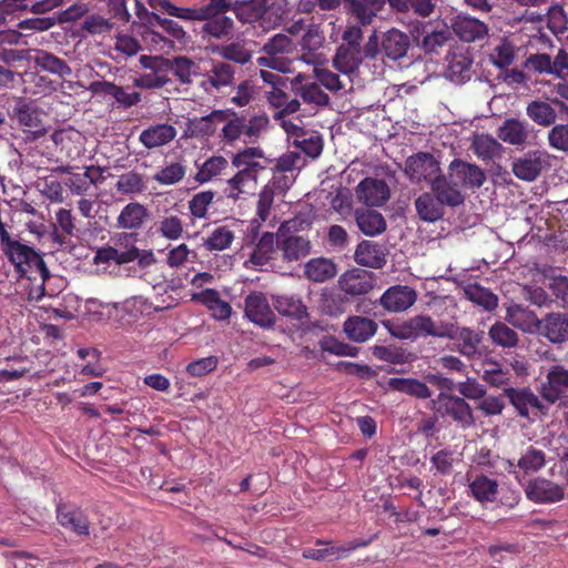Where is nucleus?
<instances>
[{
	"label": "nucleus",
	"mask_w": 568,
	"mask_h": 568,
	"mask_svg": "<svg viewBox=\"0 0 568 568\" xmlns=\"http://www.w3.org/2000/svg\"><path fill=\"white\" fill-rule=\"evenodd\" d=\"M389 334L398 339H412L436 337L445 338L453 336V322L436 321L428 314H418L399 324L384 322Z\"/></svg>",
	"instance_id": "f257e3e1"
},
{
	"label": "nucleus",
	"mask_w": 568,
	"mask_h": 568,
	"mask_svg": "<svg viewBox=\"0 0 568 568\" xmlns=\"http://www.w3.org/2000/svg\"><path fill=\"white\" fill-rule=\"evenodd\" d=\"M432 404L435 413L443 418H450L464 429L475 425L473 410L463 397L440 392Z\"/></svg>",
	"instance_id": "f03ea898"
},
{
	"label": "nucleus",
	"mask_w": 568,
	"mask_h": 568,
	"mask_svg": "<svg viewBox=\"0 0 568 568\" xmlns=\"http://www.w3.org/2000/svg\"><path fill=\"white\" fill-rule=\"evenodd\" d=\"M524 493L526 498L534 504L550 505L565 499L566 488L546 477L537 476L524 485Z\"/></svg>",
	"instance_id": "7ed1b4c3"
},
{
	"label": "nucleus",
	"mask_w": 568,
	"mask_h": 568,
	"mask_svg": "<svg viewBox=\"0 0 568 568\" xmlns=\"http://www.w3.org/2000/svg\"><path fill=\"white\" fill-rule=\"evenodd\" d=\"M404 172L413 183L425 181L430 184L440 173V166L432 153L418 152L406 159Z\"/></svg>",
	"instance_id": "20e7f679"
},
{
	"label": "nucleus",
	"mask_w": 568,
	"mask_h": 568,
	"mask_svg": "<svg viewBox=\"0 0 568 568\" xmlns=\"http://www.w3.org/2000/svg\"><path fill=\"white\" fill-rule=\"evenodd\" d=\"M235 31L234 20L226 12L204 11L199 33L205 41L229 40Z\"/></svg>",
	"instance_id": "39448f33"
},
{
	"label": "nucleus",
	"mask_w": 568,
	"mask_h": 568,
	"mask_svg": "<svg viewBox=\"0 0 568 568\" xmlns=\"http://www.w3.org/2000/svg\"><path fill=\"white\" fill-rule=\"evenodd\" d=\"M539 394L548 404H555L568 395V368L562 364L551 365L541 382Z\"/></svg>",
	"instance_id": "423d86ee"
},
{
	"label": "nucleus",
	"mask_w": 568,
	"mask_h": 568,
	"mask_svg": "<svg viewBox=\"0 0 568 568\" xmlns=\"http://www.w3.org/2000/svg\"><path fill=\"white\" fill-rule=\"evenodd\" d=\"M447 174L460 189L476 190L486 181V174L481 168L462 159H454L449 163Z\"/></svg>",
	"instance_id": "0eeeda50"
},
{
	"label": "nucleus",
	"mask_w": 568,
	"mask_h": 568,
	"mask_svg": "<svg viewBox=\"0 0 568 568\" xmlns=\"http://www.w3.org/2000/svg\"><path fill=\"white\" fill-rule=\"evenodd\" d=\"M244 314L250 322L262 328L275 325L276 316L266 295L262 292H251L244 300Z\"/></svg>",
	"instance_id": "6e6552de"
},
{
	"label": "nucleus",
	"mask_w": 568,
	"mask_h": 568,
	"mask_svg": "<svg viewBox=\"0 0 568 568\" xmlns=\"http://www.w3.org/2000/svg\"><path fill=\"white\" fill-rule=\"evenodd\" d=\"M288 222L282 223L277 232V248L285 262H297L307 255L312 250L311 241L297 234L284 235V229Z\"/></svg>",
	"instance_id": "1a4fd4ad"
},
{
	"label": "nucleus",
	"mask_w": 568,
	"mask_h": 568,
	"mask_svg": "<svg viewBox=\"0 0 568 568\" xmlns=\"http://www.w3.org/2000/svg\"><path fill=\"white\" fill-rule=\"evenodd\" d=\"M538 334L558 347L568 345V313L550 312L546 314L541 318Z\"/></svg>",
	"instance_id": "9d476101"
},
{
	"label": "nucleus",
	"mask_w": 568,
	"mask_h": 568,
	"mask_svg": "<svg viewBox=\"0 0 568 568\" xmlns=\"http://www.w3.org/2000/svg\"><path fill=\"white\" fill-rule=\"evenodd\" d=\"M235 85V68L221 60H212L211 68L206 71L202 87L206 92L214 90L222 92L226 88Z\"/></svg>",
	"instance_id": "9b49d317"
},
{
	"label": "nucleus",
	"mask_w": 568,
	"mask_h": 568,
	"mask_svg": "<svg viewBox=\"0 0 568 568\" xmlns=\"http://www.w3.org/2000/svg\"><path fill=\"white\" fill-rule=\"evenodd\" d=\"M531 132L532 126L526 120L508 118L497 129V136L504 143L524 148L530 143Z\"/></svg>",
	"instance_id": "f8f14e48"
},
{
	"label": "nucleus",
	"mask_w": 568,
	"mask_h": 568,
	"mask_svg": "<svg viewBox=\"0 0 568 568\" xmlns=\"http://www.w3.org/2000/svg\"><path fill=\"white\" fill-rule=\"evenodd\" d=\"M546 163L540 151L531 150L513 161L511 171L517 179L532 182L541 174Z\"/></svg>",
	"instance_id": "ddd939ff"
},
{
	"label": "nucleus",
	"mask_w": 568,
	"mask_h": 568,
	"mask_svg": "<svg viewBox=\"0 0 568 568\" xmlns=\"http://www.w3.org/2000/svg\"><path fill=\"white\" fill-rule=\"evenodd\" d=\"M292 91L301 97L303 102L326 106L329 103V97L325 93L316 81L304 73H297L291 81Z\"/></svg>",
	"instance_id": "4468645a"
},
{
	"label": "nucleus",
	"mask_w": 568,
	"mask_h": 568,
	"mask_svg": "<svg viewBox=\"0 0 568 568\" xmlns=\"http://www.w3.org/2000/svg\"><path fill=\"white\" fill-rule=\"evenodd\" d=\"M416 300V291L410 286L394 285L382 294L379 304L388 312L400 313L414 305Z\"/></svg>",
	"instance_id": "2eb2a0df"
},
{
	"label": "nucleus",
	"mask_w": 568,
	"mask_h": 568,
	"mask_svg": "<svg viewBox=\"0 0 568 568\" xmlns=\"http://www.w3.org/2000/svg\"><path fill=\"white\" fill-rule=\"evenodd\" d=\"M356 195L367 206H382L389 196V187L384 180L365 178L356 187Z\"/></svg>",
	"instance_id": "dca6fc26"
},
{
	"label": "nucleus",
	"mask_w": 568,
	"mask_h": 568,
	"mask_svg": "<svg viewBox=\"0 0 568 568\" xmlns=\"http://www.w3.org/2000/svg\"><path fill=\"white\" fill-rule=\"evenodd\" d=\"M468 496L481 505L493 504L497 500L499 484L497 479L485 474L471 476L467 474Z\"/></svg>",
	"instance_id": "f3484780"
},
{
	"label": "nucleus",
	"mask_w": 568,
	"mask_h": 568,
	"mask_svg": "<svg viewBox=\"0 0 568 568\" xmlns=\"http://www.w3.org/2000/svg\"><path fill=\"white\" fill-rule=\"evenodd\" d=\"M14 116L19 124L23 126L24 140L36 141L45 134L38 111L30 104L20 101L13 108Z\"/></svg>",
	"instance_id": "a211bd4d"
},
{
	"label": "nucleus",
	"mask_w": 568,
	"mask_h": 568,
	"mask_svg": "<svg viewBox=\"0 0 568 568\" xmlns=\"http://www.w3.org/2000/svg\"><path fill=\"white\" fill-rule=\"evenodd\" d=\"M430 190L444 206H459L466 199L462 189L448 174L439 173L430 183Z\"/></svg>",
	"instance_id": "6ab92c4d"
},
{
	"label": "nucleus",
	"mask_w": 568,
	"mask_h": 568,
	"mask_svg": "<svg viewBox=\"0 0 568 568\" xmlns=\"http://www.w3.org/2000/svg\"><path fill=\"white\" fill-rule=\"evenodd\" d=\"M232 11L242 24L261 21L263 26L270 14L268 0H235Z\"/></svg>",
	"instance_id": "aec40b11"
},
{
	"label": "nucleus",
	"mask_w": 568,
	"mask_h": 568,
	"mask_svg": "<svg viewBox=\"0 0 568 568\" xmlns=\"http://www.w3.org/2000/svg\"><path fill=\"white\" fill-rule=\"evenodd\" d=\"M229 118L230 109L213 110L207 115L189 119L186 130L193 138L212 136L216 132L217 124L225 122Z\"/></svg>",
	"instance_id": "412c9836"
},
{
	"label": "nucleus",
	"mask_w": 568,
	"mask_h": 568,
	"mask_svg": "<svg viewBox=\"0 0 568 568\" xmlns=\"http://www.w3.org/2000/svg\"><path fill=\"white\" fill-rule=\"evenodd\" d=\"M254 45L255 43L252 40L237 38L232 42L215 47L213 52L220 55L223 61L245 65L253 58Z\"/></svg>",
	"instance_id": "4be33fe9"
},
{
	"label": "nucleus",
	"mask_w": 568,
	"mask_h": 568,
	"mask_svg": "<svg viewBox=\"0 0 568 568\" xmlns=\"http://www.w3.org/2000/svg\"><path fill=\"white\" fill-rule=\"evenodd\" d=\"M505 321L527 334L539 333L541 324V318L534 311L520 304L507 307Z\"/></svg>",
	"instance_id": "5701e85b"
},
{
	"label": "nucleus",
	"mask_w": 568,
	"mask_h": 568,
	"mask_svg": "<svg viewBox=\"0 0 568 568\" xmlns=\"http://www.w3.org/2000/svg\"><path fill=\"white\" fill-rule=\"evenodd\" d=\"M339 286L348 295H365L374 287L373 274L368 271L354 268L339 277Z\"/></svg>",
	"instance_id": "b1692460"
},
{
	"label": "nucleus",
	"mask_w": 568,
	"mask_h": 568,
	"mask_svg": "<svg viewBox=\"0 0 568 568\" xmlns=\"http://www.w3.org/2000/svg\"><path fill=\"white\" fill-rule=\"evenodd\" d=\"M453 336L447 337L448 339H456L457 341V351L468 357L473 358L476 355H480L479 346L484 339V332L483 331H475L469 327H462L459 328L454 322H453Z\"/></svg>",
	"instance_id": "393cba45"
},
{
	"label": "nucleus",
	"mask_w": 568,
	"mask_h": 568,
	"mask_svg": "<svg viewBox=\"0 0 568 568\" xmlns=\"http://www.w3.org/2000/svg\"><path fill=\"white\" fill-rule=\"evenodd\" d=\"M57 520L62 527L72 530L79 536H88L90 534V523L87 516L67 504L59 503L57 505Z\"/></svg>",
	"instance_id": "a878e982"
},
{
	"label": "nucleus",
	"mask_w": 568,
	"mask_h": 568,
	"mask_svg": "<svg viewBox=\"0 0 568 568\" xmlns=\"http://www.w3.org/2000/svg\"><path fill=\"white\" fill-rule=\"evenodd\" d=\"M176 134L178 131L173 125L159 123L144 129L139 135V141L148 150H152L169 144L176 138Z\"/></svg>",
	"instance_id": "bb28decb"
},
{
	"label": "nucleus",
	"mask_w": 568,
	"mask_h": 568,
	"mask_svg": "<svg viewBox=\"0 0 568 568\" xmlns=\"http://www.w3.org/2000/svg\"><path fill=\"white\" fill-rule=\"evenodd\" d=\"M453 30L455 34L465 42L481 40L488 33V27L483 21L460 14L455 18Z\"/></svg>",
	"instance_id": "cd10ccee"
},
{
	"label": "nucleus",
	"mask_w": 568,
	"mask_h": 568,
	"mask_svg": "<svg viewBox=\"0 0 568 568\" xmlns=\"http://www.w3.org/2000/svg\"><path fill=\"white\" fill-rule=\"evenodd\" d=\"M150 212L148 207L139 202L128 203L116 217V227L122 230L138 231L148 221Z\"/></svg>",
	"instance_id": "c85d7f7f"
},
{
	"label": "nucleus",
	"mask_w": 568,
	"mask_h": 568,
	"mask_svg": "<svg viewBox=\"0 0 568 568\" xmlns=\"http://www.w3.org/2000/svg\"><path fill=\"white\" fill-rule=\"evenodd\" d=\"M504 393L523 417H528L530 409L542 410L545 408L538 396L529 388L505 387Z\"/></svg>",
	"instance_id": "c756f323"
},
{
	"label": "nucleus",
	"mask_w": 568,
	"mask_h": 568,
	"mask_svg": "<svg viewBox=\"0 0 568 568\" xmlns=\"http://www.w3.org/2000/svg\"><path fill=\"white\" fill-rule=\"evenodd\" d=\"M354 217L359 231L367 236H376L386 231L387 223L385 217L373 209H356Z\"/></svg>",
	"instance_id": "7c9ffc66"
},
{
	"label": "nucleus",
	"mask_w": 568,
	"mask_h": 568,
	"mask_svg": "<svg viewBox=\"0 0 568 568\" xmlns=\"http://www.w3.org/2000/svg\"><path fill=\"white\" fill-rule=\"evenodd\" d=\"M384 3L385 0H343L345 12L352 14L362 26L371 24Z\"/></svg>",
	"instance_id": "2f4dec72"
},
{
	"label": "nucleus",
	"mask_w": 568,
	"mask_h": 568,
	"mask_svg": "<svg viewBox=\"0 0 568 568\" xmlns=\"http://www.w3.org/2000/svg\"><path fill=\"white\" fill-rule=\"evenodd\" d=\"M274 308L282 316L293 321L304 323L308 318L307 307L302 300L294 295H275L272 296Z\"/></svg>",
	"instance_id": "473e14b6"
},
{
	"label": "nucleus",
	"mask_w": 568,
	"mask_h": 568,
	"mask_svg": "<svg viewBox=\"0 0 568 568\" xmlns=\"http://www.w3.org/2000/svg\"><path fill=\"white\" fill-rule=\"evenodd\" d=\"M286 87L270 88L265 91L268 104L276 110L274 119H284L300 110L301 103L297 99H290L285 92Z\"/></svg>",
	"instance_id": "72a5a7b5"
},
{
	"label": "nucleus",
	"mask_w": 568,
	"mask_h": 568,
	"mask_svg": "<svg viewBox=\"0 0 568 568\" xmlns=\"http://www.w3.org/2000/svg\"><path fill=\"white\" fill-rule=\"evenodd\" d=\"M248 262L254 266L262 267L266 265L275 254L277 247V233L263 232L258 241L253 243Z\"/></svg>",
	"instance_id": "f704fd0d"
},
{
	"label": "nucleus",
	"mask_w": 568,
	"mask_h": 568,
	"mask_svg": "<svg viewBox=\"0 0 568 568\" xmlns=\"http://www.w3.org/2000/svg\"><path fill=\"white\" fill-rule=\"evenodd\" d=\"M355 261L362 266L382 268L386 264V254L381 244L365 240L356 247Z\"/></svg>",
	"instance_id": "c9c22d12"
},
{
	"label": "nucleus",
	"mask_w": 568,
	"mask_h": 568,
	"mask_svg": "<svg viewBox=\"0 0 568 568\" xmlns=\"http://www.w3.org/2000/svg\"><path fill=\"white\" fill-rule=\"evenodd\" d=\"M409 45V37L406 33L390 29L382 39L381 50L385 57L395 61L406 55Z\"/></svg>",
	"instance_id": "e433bc0d"
},
{
	"label": "nucleus",
	"mask_w": 568,
	"mask_h": 568,
	"mask_svg": "<svg viewBox=\"0 0 568 568\" xmlns=\"http://www.w3.org/2000/svg\"><path fill=\"white\" fill-rule=\"evenodd\" d=\"M377 331L375 321L363 316H351L344 323V332L351 341L364 343Z\"/></svg>",
	"instance_id": "4c0bfd02"
},
{
	"label": "nucleus",
	"mask_w": 568,
	"mask_h": 568,
	"mask_svg": "<svg viewBox=\"0 0 568 568\" xmlns=\"http://www.w3.org/2000/svg\"><path fill=\"white\" fill-rule=\"evenodd\" d=\"M363 62V52L358 48L338 45L333 57V67L344 74L355 73Z\"/></svg>",
	"instance_id": "58836bf2"
},
{
	"label": "nucleus",
	"mask_w": 568,
	"mask_h": 568,
	"mask_svg": "<svg viewBox=\"0 0 568 568\" xmlns=\"http://www.w3.org/2000/svg\"><path fill=\"white\" fill-rule=\"evenodd\" d=\"M415 209L418 217L425 222H436L445 214L444 205L433 192L422 193L415 200Z\"/></svg>",
	"instance_id": "ea45409f"
},
{
	"label": "nucleus",
	"mask_w": 568,
	"mask_h": 568,
	"mask_svg": "<svg viewBox=\"0 0 568 568\" xmlns=\"http://www.w3.org/2000/svg\"><path fill=\"white\" fill-rule=\"evenodd\" d=\"M75 230L74 217L71 210L60 209L55 213V224L50 236L58 248L67 244V237L72 236Z\"/></svg>",
	"instance_id": "a19ab883"
},
{
	"label": "nucleus",
	"mask_w": 568,
	"mask_h": 568,
	"mask_svg": "<svg viewBox=\"0 0 568 568\" xmlns=\"http://www.w3.org/2000/svg\"><path fill=\"white\" fill-rule=\"evenodd\" d=\"M258 174L260 171L237 169V172L226 181L229 186L227 197L237 200L241 194L247 192V189L255 187Z\"/></svg>",
	"instance_id": "79ce46f5"
},
{
	"label": "nucleus",
	"mask_w": 568,
	"mask_h": 568,
	"mask_svg": "<svg viewBox=\"0 0 568 568\" xmlns=\"http://www.w3.org/2000/svg\"><path fill=\"white\" fill-rule=\"evenodd\" d=\"M526 114L534 123L544 128L554 125L558 119L552 103L541 100L530 101L526 106Z\"/></svg>",
	"instance_id": "37998d69"
},
{
	"label": "nucleus",
	"mask_w": 568,
	"mask_h": 568,
	"mask_svg": "<svg viewBox=\"0 0 568 568\" xmlns=\"http://www.w3.org/2000/svg\"><path fill=\"white\" fill-rule=\"evenodd\" d=\"M388 386L393 390L407 394L418 399H426L432 396L430 388L416 378L393 377L388 381Z\"/></svg>",
	"instance_id": "c03bdc74"
},
{
	"label": "nucleus",
	"mask_w": 568,
	"mask_h": 568,
	"mask_svg": "<svg viewBox=\"0 0 568 568\" xmlns=\"http://www.w3.org/2000/svg\"><path fill=\"white\" fill-rule=\"evenodd\" d=\"M223 123L220 139L224 145H234L242 136L246 138L244 115H239L237 112L230 109V118Z\"/></svg>",
	"instance_id": "a18cd8bd"
},
{
	"label": "nucleus",
	"mask_w": 568,
	"mask_h": 568,
	"mask_svg": "<svg viewBox=\"0 0 568 568\" xmlns=\"http://www.w3.org/2000/svg\"><path fill=\"white\" fill-rule=\"evenodd\" d=\"M546 463V453L534 445H529L521 452L517 460V467L525 475H532L541 470Z\"/></svg>",
	"instance_id": "49530a36"
},
{
	"label": "nucleus",
	"mask_w": 568,
	"mask_h": 568,
	"mask_svg": "<svg viewBox=\"0 0 568 568\" xmlns=\"http://www.w3.org/2000/svg\"><path fill=\"white\" fill-rule=\"evenodd\" d=\"M336 275V265L328 258L310 260L305 265V276L316 283H323Z\"/></svg>",
	"instance_id": "de8ad7c7"
},
{
	"label": "nucleus",
	"mask_w": 568,
	"mask_h": 568,
	"mask_svg": "<svg viewBox=\"0 0 568 568\" xmlns=\"http://www.w3.org/2000/svg\"><path fill=\"white\" fill-rule=\"evenodd\" d=\"M467 300L474 304L481 306L487 312H493L498 306V297L490 290L474 283L464 288Z\"/></svg>",
	"instance_id": "09e8293b"
},
{
	"label": "nucleus",
	"mask_w": 568,
	"mask_h": 568,
	"mask_svg": "<svg viewBox=\"0 0 568 568\" xmlns=\"http://www.w3.org/2000/svg\"><path fill=\"white\" fill-rule=\"evenodd\" d=\"M264 158V151L260 146H245L232 156V165L236 169L263 171L265 166L257 160Z\"/></svg>",
	"instance_id": "8fccbe9b"
},
{
	"label": "nucleus",
	"mask_w": 568,
	"mask_h": 568,
	"mask_svg": "<svg viewBox=\"0 0 568 568\" xmlns=\"http://www.w3.org/2000/svg\"><path fill=\"white\" fill-rule=\"evenodd\" d=\"M229 168L227 160L222 155H214L204 161L194 176L200 184L207 183L222 175Z\"/></svg>",
	"instance_id": "3c124183"
},
{
	"label": "nucleus",
	"mask_w": 568,
	"mask_h": 568,
	"mask_svg": "<svg viewBox=\"0 0 568 568\" xmlns=\"http://www.w3.org/2000/svg\"><path fill=\"white\" fill-rule=\"evenodd\" d=\"M471 149L479 159L488 161L500 154L503 145L494 136L483 133L474 136Z\"/></svg>",
	"instance_id": "603ef678"
},
{
	"label": "nucleus",
	"mask_w": 568,
	"mask_h": 568,
	"mask_svg": "<svg viewBox=\"0 0 568 568\" xmlns=\"http://www.w3.org/2000/svg\"><path fill=\"white\" fill-rule=\"evenodd\" d=\"M491 342L503 348H515L519 343L518 334L504 322H496L488 331Z\"/></svg>",
	"instance_id": "864d4df0"
},
{
	"label": "nucleus",
	"mask_w": 568,
	"mask_h": 568,
	"mask_svg": "<svg viewBox=\"0 0 568 568\" xmlns=\"http://www.w3.org/2000/svg\"><path fill=\"white\" fill-rule=\"evenodd\" d=\"M30 256L29 261L18 273L21 277H27L30 281H37L39 277L41 280V287L43 288L44 282L50 276L49 270L42 256L34 250Z\"/></svg>",
	"instance_id": "5fc2aeb1"
},
{
	"label": "nucleus",
	"mask_w": 568,
	"mask_h": 568,
	"mask_svg": "<svg viewBox=\"0 0 568 568\" xmlns=\"http://www.w3.org/2000/svg\"><path fill=\"white\" fill-rule=\"evenodd\" d=\"M156 233L170 241H176L184 233V224L181 216L166 214L156 222Z\"/></svg>",
	"instance_id": "6e6d98bb"
},
{
	"label": "nucleus",
	"mask_w": 568,
	"mask_h": 568,
	"mask_svg": "<svg viewBox=\"0 0 568 568\" xmlns=\"http://www.w3.org/2000/svg\"><path fill=\"white\" fill-rule=\"evenodd\" d=\"M373 539H374V537L368 538V539H354V540L346 542L343 546H333L332 541L317 539L316 545L329 546V547H326L328 559L338 560V559L348 557V555L352 551L356 550L357 548L367 547L368 545H371Z\"/></svg>",
	"instance_id": "4d7b16f0"
},
{
	"label": "nucleus",
	"mask_w": 568,
	"mask_h": 568,
	"mask_svg": "<svg viewBox=\"0 0 568 568\" xmlns=\"http://www.w3.org/2000/svg\"><path fill=\"white\" fill-rule=\"evenodd\" d=\"M134 251L121 252L114 246H104L95 252L93 257L94 264H109L111 262L122 265L134 261Z\"/></svg>",
	"instance_id": "13d9d810"
},
{
	"label": "nucleus",
	"mask_w": 568,
	"mask_h": 568,
	"mask_svg": "<svg viewBox=\"0 0 568 568\" xmlns=\"http://www.w3.org/2000/svg\"><path fill=\"white\" fill-rule=\"evenodd\" d=\"M115 189L121 194H140L145 190V182L140 173L130 171L119 176Z\"/></svg>",
	"instance_id": "bf43d9fd"
},
{
	"label": "nucleus",
	"mask_w": 568,
	"mask_h": 568,
	"mask_svg": "<svg viewBox=\"0 0 568 568\" xmlns=\"http://www.w3.org/2000/svg\"><path fill=\"white\" fill-rule=\"evenodd\" d=\"M186 174V169L181 162H172L154 175L153 180L161 185H173L181 182Z\"/></svg>",
	"instance_id": "052dcab7"
},
{
	"label": "nucleus",
	"mask_w": 568,
	"mask_h": 568,
	"mask_svg": "<svg viewBox=\"0 0 568 568\" xmlns=\"http://www.w3.org/2000/svg\"><path fill=\"white\" fill-rule=\"evenodd\" d=\"M215 195L216 192L212 190L195 193L189 201V210L191 215L194 219H206L209 207L213 203Z\"/></svg>",
	"instance_id": "680f3d73"
},
{
	"label": "nucleus",
	"mask_w": 568,
	"mask_h": 568,
	"mask_svg": "<svg viewBox=\"0 0 568 568\" xmlns=\"http://www.w3.org/2000/svg\"><path fill=\"white\" fill-rule=\"evenodd\" d=\"M172 73L182 84H190L195 74L196 63L187 57H176L169 61Z\"/></svg>",
	"instance_id": "e2e57ef3"
},
{
	"label": "nucleus",
	"mask_w": 568,
	"mask_h": 568,
	"mask_svg": "<svg viewBox=\"0 0 568 568\" xmlns=\"http://www.w3.org/2000/svg\"><path fill=\"white\" fill-rule=\"evenodd\" d=\"M234 240L233 232L227 226L216 227L204 241L209 251H223L231 246Z\"/></svg>",
	"instance_id": "0e129e2a"
},
{
	"label": "nucleus",
	"mask_w": 568,
	"mask_h": 568,
	"mask_svg": "<svg viewBox=\"0 0 568 568\" xmlns=\"http://www.w3.org/2000/svg\"><path fill=\"white\" fill-rule=\"evenodd\" d=\"M547 142L551 150L568 155V123H555L547 132Z\"/></svg>",
	"instance_id": "69168bd1"
},
{
	"label": "nucleus",
	"mask_w": 568,
	"mask_h": 568,
	"mask_svg": "<svg viewBox=\"0 0 568 568\" xmlns=\"http://www.w3.org/2000/svg\"><path fill=\"white\" fill-rule=\"evenodd\" d=\"M37 64L43 70L60 77L70 75L72 72L71 68L64 60L48 52H41L37 57Z\"/></svg>",
	"instance_id": "338daca9"
},
{
	"label": "nucleus",
	"mask_w": 568,
	"mask_h": 568,
	"mask_svg": "<svg viewBox=\"0 0 568 568\" xmlns=\"http://www.w3.org/2000/svg\"><path fill=\"white\" fill-rule=\"evenodd\" d=\"M320 347L323 352H327L336 356L355 357L358 354L357 347L343 343L333 336H326L321 339Z\"/></svg>",
	"instance_id": "774afa93"
}]
</instances>
